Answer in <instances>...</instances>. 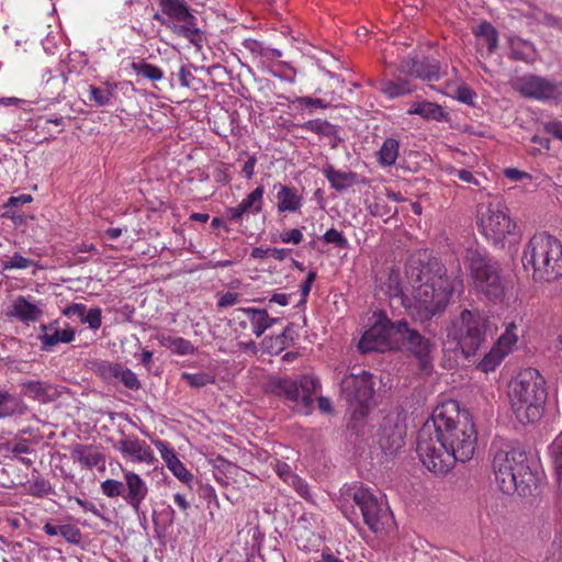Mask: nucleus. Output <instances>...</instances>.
<instances>
[{
  "label": "nucleus",
  "mask_w": 562,
  "mask_h": 562,
  "mask_svg": "<svg viewBox=\"0 0 562 562\" xmlns=\"http://www.w3.org/2000/svg\"><path fill=\"white\" fill-rule=\"evenodd\" d=\"M370 412V405L350 406V418L348 428L356 436H363L367 428V417Z\"/></svg>",
  "instance_id": "c85d7f7f"
},
{
  "label": "nucleus",
  "mask_w": 562,
  "mask_h": 562,
  "mask_svg": "<svg viewBox=\"0 0 562 562\" xmlns=\"http://www.w3.org/2000/svg\"><path fill=\"white\" fill-rule=\"evenodd\" d=\"M112 93L106 89L90 87V100L94 101L98 105L103 106L109 104Z\"/></svg>",
  "instance_id": "864d4df0"
},
{
  "label": "nucleus",
  "mask_w": 562,
  "mask_h": 562,
  "mask_svg": "<svg viewBox=\"0 0 562 562\" xmlns=\"http://www.w3.org/2000/svg\"><path fill=\"white\" fill-rule=\"evenodd\" d=\"M132 69L143 77L150 79L153 81L160 80L162 78V70L151 64H148L144 60L139 63H132Z\"/></svg>",
  "instance_id": "a19ab883"
},
{
  "label": "nucleus",
  "mask_w": 562,
  "mask_h": 562,
  "mask_svg": "<svg viewBox=\"0 0 562 562\" xmlns=\"http://www.w3.org/2000/svg\"><path fill=\"white\" fill-rule=\"evenodd\" d=\"M24 394L40 402H50L55 400V391L52 385L42 381H27L23 384Z\"/></svg>",
  "instance_id": "a878e982"
},
{
  "label": "nucleus",
  "mask_w": 562,
  "mask_h": 562,
  "mask_svg": "<svg viewBox=\"0 0 562 562\" xmlns=\"http://www.w3.org/2000/svg\"><path fill=\"white\" fill-rule=\"evenodd\" d=\"M492 468L495 483L506 495L532 496L538 488V474L531 469L520 448H501L494 452Z\"/></svg>",
  "instance_id": "7ed1b4c3"
},
{
  "label": "nucleus",
  "mask_w": 562,
  "mask_h": 562,
  "mask_svg": "<svg viewBox=\"0 0 562 562\" xmlns=\"http://www.w3.org/2000/svg\"><path fill=\"white\" fill-rule=\"evenodd\" d=\"M244 46L249 49L251 53H257L261 56H267L266 48H263L262 44L256 40H246Z\"/></svg>",
  "instance_id": "774afa93"
},
{
  "label": "nucleus",
  "mask_w": 562,
  "mask_h": 562,
  "mask_svg": "<svg viewBox=\"0 0 562 562\" xmlns=\"http://www.w3.org/2000/svg\"><path fill=\"white\" fill-rule=\"evenodd\" d=\"M286 483H289L300 496L307 499L310 498V490L308 484L301 479L299 475L292 473L291 471H288V475L284 479Z\"/></svg>",
  "instance_id": "c03bdc74"
},
{
  "label": "nucleus",
  "mask_w": 562,
  "mask_h": 562,
  "mask_svg": "<svg viewBox=\"0 0 562 562\" xmlns=\"http://www.w3.org/2000/svg\"><path fill=\"white\" fill-rule=\"evenodd\" d=\"M11 315L20 319L21 322H36L42 315V308L31 303L25 296L19 295L12 304Z\"/></svg>",
  "instance_id": "4be33fe9"
},
{
  "label": "nucleus",
  "mask_w": 562,
  "mask_h": 562,
  "mask_svg": "<svg viewBox=\"0 0 562 562\" xmlns=\"http://www.w3.org/2000/svg\"><path fill=\"white\" fill-rule=\"evenodd\" d=\"M340 394L349 406L370 405L374 395L373 375L368 371L345 375L340 381Z\"/></svg>",
  "instance_id": "f8f14e48"
},
{
  "label": "nucleus",
  "mask_w": 562,
  "mask_h": 562,
  "mask_svg": "<svg viewBox=\"0 0 562 562\" xmlns=\"http://www.w3.org/2000/svg\"><path fill=\"white\" fill-rule=\"evenodd\" d=\"M546 132L553 135L555 138L562 142V122L553 121L549 122L544 126Z\"/></svg>",
  "instance_id": "0e129e2a"
},
{
  "label": "nucleus",
  "mask_w": 562,
  "mask_h": 562,
  "mask_svg": "<svg viewBox=\"0 0 562 562\" xmlns=\"http://www.w3.org/2000/svg\"><path fill=\"white\" fill-rule=\"evenodd\" d=\"M522 265L526 270L531 267L535 282L559 280L562 278V244L547 233L536 234L524 250Z\"/></svg>",
  "instance_id": "39448f33"
},
{
  "label": "nucleus",
  "mask_w": 562,
  "mask_h": 562,
  "mask_svg": "<svg viewBox=\"0 0 562 562\" xmlns=\"http://www.w3.org/2000/svg\"><path fill=\"white\" fill-rule=\"evenodd\" d=\"M516 330L517 326L514 323H509L506 326L505 331L497 339L495 346L498 347L501 350L506 349L508 355L512 350V347L517 342L518 339Z\"/></svg>",
  "instance_id": "79ce46f5"
},
{
  "label": "nucleus",
  "mask_w": 562,
  "mask_h": 562,
  "mask_svg": "<svg viewBox=\"0 0 562 562\" xmlns=\"http://www.w3.org/2000/svg\"><path fill=\"white\" fill-rule=\"evenodd\" d=\"M86 312V306L81 303H72L70 305H68L64 311V315L66 316H78L80 317V321L82 319L83 317V314Z\"/></svg>",
  "instance_id": "e2e57ef3"
},
{
  "label": "nucleus",
  "mask_w": 562,
  "mask_h": 562,
  "mask_svg": "<svg viewBox=\"0 0 562 562\" xmlns=\"http://www.w3.org/2000/svg\"><path fill=\"white\" fill-rule=\"evenodd\" d=\"M177 78L180 82V86L183 88L194 87V82H200V79L195 78L189 66L182 65L179 68L177 74Z\"/></svg>",
  "instance_id": "603ef678"
},
{
  "label": "nucleus",
  "mask_w": 562,
  "mask_h": 562,
  "mask_svg": "<svg viewBox=\"0 0 562 562\" xmlns=\"http://www.w3.org/2000/svg\"><path fill=\"white\" fill-rule=\"evenodd\" d=\"M508 46L510 59L526 64H532L536 60V47L530 41L519 36H512L508 40Z\"/></svg>",
  "instance_id": "aec40b11"
},
{
  "label": "nucleus",
  "mask_w": 562,
  "mask_h": 562,
  "mask_svg": "<svg viewBox=\"0 0 562 562\" xmlns=\"http://www.w3.org/2000/svg\"><path fill=\"white\" fill-rule=\"evenodd\" d=\"M473 34L485 41L488 54H493L498 47V32L490 22L483 21L480 23L473 30Z\"/></svg>",
  "instance_id": "7c9ffc66"
},
{
  "label": "nucleus",
  "mask_w": 562,
  "mask_h": 562,
  "mask_svg": "<svg viewBox=\"0 0 562 562\" xmlns=\"http://www.w3.org/2000/svg\"><path fill=\"white\" fill-rule=\"evenodd\" d=\"M159 344L168 349H171L173 352L180 355V356H187L192 355L195 351L194 346L191 344V341L182 338V337H175L170 335H159L157 337Z\"/></svg>",
  "instance_id": "c756f323"
},
{
  "label": "nucleus",
  "mask_w": 562,
  "mask_h": 562,
  "mask_svg": "<svg viewBox=\"0 0 562 562\" xmlns=\"http://www.w3.org/2000/svg\"><path fill=\"white\" fill-rule=\"evenodd\" d=\"M315 279H316V272L310 271L305 281L301 284V294H302V300L300 302L301 304H304L306 302V296L308 295L312 284L315 281Z\"/></svg>",
  "instance_id": "bf43d9fd"
},
{
  "label": "nucleus",
  "mask_w": 562,
  "mask_h": 562,
  "mask_svg": "<svg viewBox=\"0 0 562 562\" xmlns=\"http://www.w3.org/2000/svg\"><path fill=\"white\" fill-rule=\"evenodd\" d=\"M512 87L524 98L539 101L555 98L562 89L560 82L532 74L515 78Z\"/></svg>",
  "instance_id": "2eb2a0df"
},
{
  "label": "nucleus",
  "mask_w": 562,
  "mask_h": 562,
  "mask_svg": "<svg viewBox=\"0 0 562 562\" xmlns=\"http://www.w3.org/2000/svg\"><path fill=\"white\" fill-rule=\"evenodd\" d=\"M373 325L361 337L358 348L362 353L372 351L384 352L396 347L395 329L397 322H392L382 312L374 314Z\"/></svg>",
  "instance_id": "9d476101"
},
{
  "label": "nucleus",
  "mask_w": 562,
  "mask_h": 562,
  "mask_svg": "<svg viewBox=\"0 0 562 562\" xmlns=\"http://www.w3.org/2000/svg\"><path fill=\"white\" fill-rule=\"evenodd\" d=\"M81 323H87L90 328L98 329L101 327V310L99 307L90 308L83 314Z\"/></svg>",
  "instance_id": "6e6d98bb"
},
{
  "label": "nucleus",
  "mask_w": 562,
  "mask_h": 562,
  "mask_svg": "<svg viewBox=\"0 0 562 562\" xmlns=\"http://www.w3.org/2000/svg\"><path fill=\"white\" fill-rule=\"evenodd\" d=\"M116 448L124 457H130L135 462H144L151 464L154 462V453L150 447L138 438H123L121 439Z\"/></svg>",
  "instance_id": "a211bd4d"
},
{
  "label": "nucleus",
  "mask_w": 562,
  "mask_h": 562,
  "mask_svg": "<svg viewBox=\"0 0 562 562\" xmlns=\"http://www.w3.org/2000/svg\"><path fill=\"white\" fill-rule=\"evenodd\" d=\"M323 240L326 244H333L340 249H347L349 247V243L347 238L344 236V234L335 228L328 229L324 234Z\"/></svg>",
  "instance_id": "49530a36"
},
{
  "label": "nucleus",
  "mask_w": 562,
  "mask_h": 562,
  "mask_svg": "<svg viewBox=\"0 0 562 562\" xmlns=\"http://www.w3.org/2000/svg\"><path fill=\"white\" fill-rule=\"evenodd\" d=\"M346 496L350 497L359 507L364 524L373 532H379L384 528V520L387 518V510L383 508L378 497L368 488L355 487L349 488Z\"/></svg>",
  "instance_id": "9b49d317"
},
{
  "label": "nucleus",
  "mask_w": 562,
  "mask_h": 562,
  "mask_svg": "<svg viewBox=\"0 0 562 562\" xmlns=\"http://www.w3.org/2000/svg\"><path fill=\"white\" fill-rule=\"evenodd\" d=\"M160 5L165 14L177 21L189 16V8L181 0H160Z\"/></svg>",
  "instance_id": "58836bf2"
},
{
  "label": "nucleus",
  "mask_w": 562,
  "mask_h": 562,
  "mask_svg": "<svg viewBox=\"0 0 562 562\" xmlns=\"http://www.w3.org/2000/svg\"><path fill=\"white\" fill-rule=\"evenodd\" d=\"M552 454L558 480L562 483V432L558 436L552 445Z\"/></svg>",
  "instance_id": "09e8293b"
},
{
  "label": "nucleus",
  "mask_w": 562,
  "mask_h": 562,
  "mask_svg": "<svg viewBox=\"0 0 562 562\" xmlns=\"http://www.w3.org/2000/svg\"><path fill=\"white\" fill-rule=\"evenodd\" d=\"M319 387V380L312 374H302L294 379L271 376L267 382V392L282 398L292 412L304 416L312 414Z\"/></svg>",
  "instance_id": "423d86ee"
},
{
  "label": "nucleus",
  "mask_w": 562,
  "mask_h": 562,
  "mask_svg": "<svg viewBox=\"0 0 562 562\" xmlns=\"http://www.w3.org/2000/svg\"><path fill=\"white\" fill-rule=\"evenodd\" d=\"M405 427L398 423V416H387L381 426L380 443L383 449L395 451L403 446Z\"/></svg>",
  "instance_id": "f3484780"
},
{
  "label": "nucleus",
  "mask_w": 562,
  "mask_h": 562,
  "mask_svg": "<svg viewBox=\"0 0 562 562\" xmlns=\"http://www.w3.org/2000/svg\"><path fill=\"white\" fill-rule=\"evenodd\" d=\"M303 128L318 135L333 136L337 137L338 140H342V138L338 135V127L325 120H310L304 123Z\"/></svg>",
  "instance_id": "72a5a7b5"
},
{
  "label": "nucleus",
  "mask_w": 562,
  "mask_h": 562,
  "mask_svg": "<svg viewBox=\"0 0 562 562\" xmlns=\"http://www.w3.org/2000/svg\"><path fill=\"white\" fill-rule=\"evenodd\" d=\"M119 380L124 384L125 387L130 390H138L140 387V382L136 374L127 369L122 367Z\"/></svg>",
  "instance_id": "8fccbe9b"
},
{
  "label": "nucleus",
  "mask_w": 562,
  "mask_h": 562,
  "mask_svg": "<svg viewBox=\"0 0 562 562\" xmlns=\"http://www.w3.org/2000/svg\"><path fill=\"white\" fill-rule=\"evenodd\" d=\"M274 189H278L277 207L280 213L285 211L297 212L301 209L303 198L297 194L295 188L279 183L274 186Z\"/></svg>",
  "instance_id": "412c9836"
},
{
  "label": "nucleus",
  "mask_w": 562,
  "mask_h": 562,
  "mask_svg": "<svg viewBox=\"0 0 562 562\" xmlns=\"http://www.w3.org/2000/svg\"><path fill=\"white\" fill-rule=\"evenodd\" d=\"M408 113L437 122L448 120V113L443 111L441 105L428 101L414 102L409 108Z\"/></svg>",
  "instance_id": "b1692460"
},
{
  "label": "nucleus",
  "mask_w": 562,
  "mask_h": 562,
  "mask_svg": "<svg viewBox=\"0 0 562 562\" xmlns=\"http://www.w3.org/2000/svg\"><path fill=\"white\" fill-rule=\"evenodd\" d=\"M33 451L30 440L25 438H13L0 445V452L7 458H10L11 454L19 457L32 453Z\"/></svg>",
  "instance_id": "2f4dec72"
},
{
  "label": "nucleus",
  "mask_w": 562,
  "mask_h": 562,
  "mask_svg": "<svg viewBox=\"0 0 562 562\" xmlns=\"http://www.w3.org/2000/svg\"><path fill=\"white\" fill-rule=\"evenodd\" d=\"M122 367L120 363L99 360L93 363L92 369L103 380L112 381L119 379Z\"/></svg>",
  "instance_id": "4c0bfd02"
},
{
  "label": "nucleus",
  "mask_w": 562,
  "mask_h": 562,
  "mask_svg": "<svg viewBox=\"0 0 562 562\" xmlns=\"http://www.w3.org/2000/svg\"><path fill=\"white\" fill-rule=\"evenodd\" d=\"M33 265V261L31 259H27L20 254H14L11 259L7 262H4L3 268L4 269H26Z\"/></svg>",
  "instance_id": "4d7b16f0"
},
{
  "label": "nucleus",
  "mask_w": 562,
  "mask_h": 562,
  "mask_svg": "<svg viewBox=\"0 0 562 562\" xmlns=\"http://www.w3.org/2000/svg\"><path fill=\"white\" fill-rule=\"evenodd\" d=\"M33 482L27 487V493L35 497H44L53 494V487L48 480L41 476L36 469H33Z\"/></svg>",
  "instance_id": "ea45409f"
},
{
  "label": "nucleus",
  "mask_w": 562,
  "mask_h": 562,
  "mask_svg": "<svg viewBox=\"0 0 562 562\" xmlns=\"http://www.w3.org/2000/svg\"><path fill=\"white\" fill-rule=\"evenodd\" d=\"M75 335V329L70 327L66 329L55 328L53 333H42L38 335V340L42 342L41 350L50 351L59 342H71Z\"/></svg>",
  "instance_id": "393cba45"
},
{
  "label": "nucleus",
  "mask_w": 562,
  "mask_h": 562,
  "mask_svg": "<svg viewBox=\"0 0 562 562\" xmlns=\"http://www.w3.org/2000/svg\"><path fill=\"white\" fill-rule=\"evenodd\" d=\"M465 262L475 291L487 301H502L506 285L498 261L487 254L470 249Z\"/></svg>",
  "instance_id": "0eeeda50"
},
{
  "label": "nucleus",
  "mask_w": 562,
  "mask_h": 562,
  "mask_svg": "<svg viewBox=\"0 0 562 562\" xmlns=\"http://www.w3.org/2000/svg\"><path fill=\"white\" fill-rule=\"evenodd\" d=\"M474 425L460 420L457 401L438 405L417 435L416 452L423 464L431 472L446 474L457 461L472 459L476 448Z\"/></svg>",
  "instance_id": "f257e3e1"
},
{
  "label": "nucleus",
  "mask_w": 562,
  "mask_h": 562,
  "mask_svg": "<svg viewBox=\"0 0 562 562\" xmlns=\"http://www.w3.org/2000/svg\"><path fill=\"white\" fill-rule=\"evenodd\" d=\"M506 356V349L501 350L498 347L494 346L484 355L483 359L479 362L477 368L485 373L494 371Z\"/></svg>",
  "instance_id": "c9c22d12"
},
{
  "label": "nucleus",
  "mask_w": 562,
  "mask_h": 562,
  "mask_svg": "<svg viewBox=\"0 0 562 562\" xmlns=\"http://www.w3.org/2000/svg\"><path fill=\"white\" fill-rule=\"evenodd\" d=\"M239 312L244 313L250 321L256 337H260L268 328L271 327V321L267 310L246 307L240 308Z\"/></svg>",
  "instance_id": "cd10ccee"
},
{
  "label": "nucleus",
  "mask_w": 562,
  "mask_h": 562,
  "mask_svg": "<svg viewBox=\"0 0 562 562\" xmlns=\"http://www.w3.org/2000/svg\"><path fill=\"white\" fill-rule=\"evenodd\" d=\"M400 143L395 138H386L379 150V162L382 166H392L398 157Z\"/></svg>",
  "instance_id": "f704fd0d"
},
{
  "label": "nucleus",
  "mask_w": 562,
  "mask_h": 562,
  "mask_svg": "<svg viewBox=\"0 0 562 562\" xmlns=\"http://www.w3.org/2000/svg\"><path fill=\"white\" fill-rule=\"evenodd\" d=\"M409 82L405 79L382 80L380 83V91L389 98H397L412 92Z\"/></svg>",
  "instance_id": "473e14b6"
},
{
  "label": "nucleus",
  "mask_w": 562,
  "mask_h": 562,
  "mask_svg": "<svg viewBox=\"0 0 562 562\" xmlns=\"http://www.w3.org/2000/svg\"><path fill=\"white\" fill-rule=\"evenodd\" d=\"M238 300V293L226 292L217 302L218 307L233 306Z\"/></svg>",
  "instance_id": "338daca9"
},
{
  "label": "nucleus",
  "mask_w": 562,
  "mask_h": 562,
  "mask_svg": "<svg viewBox=\"0 0 562 562\" xmlns=\"http://www.w3.org/2000/svg\"><path fill=\"white\" fill-rule=\"evenodd\" d=\"M454 97L458 101H460L464 104L474 105V100L476 99V93L470 87L462 85L456 89Z\"/></svg>",
  "instance_id": "3c124183"
},
{
  "label": "nucleus",
  "mask_w": 562,
  "mask_h": 562,
  "mask_svg": "<svg viewBox=\"0 0 562 562\" xmlns=\"http://www.w3.org/2000/svg\"><path fill=\"white\" fill-rule=\"evenodd\" d=\"M544 378L537 369L520 371L509 383V400L513 414L522 424H535L543 412L548 397Z\"/></svg>",
  "instance_id": "20e7f679"
},
{
  "label": "nucleus",
  "mask_w": 562,
  "mask_h": 562,
  "mask_svg": "<svg viewBox=\"0 0 562 562\" xmlns=\"http://www.w3.org/2000/svg\"><path fill=\"white\" fill-rule=\"evenodd\" d=\"M323 171L331 188L337 191H344L351 187L357 179V175L355 172L336 170L331 165H327Z\"/></svg>",
  "instance_id": "bb28decb"
},
{
  "label": "nucleus",
  "mask_w": 562,
  "mask_h": 562,
  "mask_svg": "<svg viewBox=\"0 0 562 562\" xmlns=\"http://www.w3.org/2000/svg\"><path fill=\"white\" fill-rule=\"evenodd\" d=\"M405 274L414 286V302L407 306V311L420 323L440 315L453 294L463 291L460 268L449 274L447 268L437 259L427 262L411 260L406 265Z\"/></svg>",
  "instance_id": "f03ea898"
},
{
  "label": "nucleus",
  "mask_w": 562,
  "mask_h": 562,
  "mask_svg": "<svg viewBox=\"0 0 562 562\" xmlns=\"http://www.w3.org/2000/svg\"><path fill=\"white\" fill-rule=\"evenodd\" d=\"M395 334H397L396 347H403L412 352L419 360L422 369L426 371L430 364L434 347L430 340L422 336L417 329L409 327L405 319L397 321Z\"/></svg>",
  "instance_id": "4468645a"
},
{
  "label": "nucleus",
  "mask_w": 562,
  "mask_h": 562,
  "mask_svg": "<svg viewBox=\"0 0 562 562\" xmlns=\"http://www.w3.org/2000/svg\"><path fill=\"white\" fill-rule=\"evenodd\" d=\"M172 30L176 34L188 38L191 43L199 45L202 41V33L200 29H189L183 23L173 24Z\"/></svg>",
  "instance_id": "a18cd8bd"
},
{
  "label": "nucleus",
  "mask_w": 562,
  "mask_h": 562,
  "mask_svg": "<svg viewBox=\"0 0 562 562\" xmlns=\"http://www.w3.org/2000/svg\"><path fill=\"white\" fill-rule=\"evenodd\" d=\"M71 458L86 469H93L104 464V456L100 452H92L90 446L78 443L71 449Z\"/></svg>",
  "instance_id": "5701e85b"
},
{
  "label": "nucleus",
  "mask_w": 562,
  "mask_h": 562,
  "mask_svg": "<svg viewBox=\"0 0 562 562\" xmlns=\"http://www.w3.org/2000/svg\"><path fill=\"white\" fill-rule=\"evenodd\" d=\"M155 447L159 450L162 460L172 474L183 483L192 481L193 475L186 469L183 463L179 460L173 449L162 440H155Z\"/></svg>",
  "instance_id": "6ab92c4d"
},
{
  "label": "nucleus",
  "mask_w": 562,
  "mask_h": 562,
  "mask_svg": "<svg viewBox=\"0 0 562 562\" xmlns=\"http://www.w3.org/2000/svg\"><path fill=\"white\" fill-rule=\"evenodd\" d=\"M265 188L258 186L252 192H250L239 204L241 212L247 213L252 211L259 213L262 209V196Z\"/></svg>",
  "instance_id": "e433bc0d"
},
{
  "label": "nucleus",
  "mask_w": 562,
  "mask_h": 562,
  "mask_svg": "<svg viewBox=\"0 0 562 562\" xmlns=\"http://www.w3.org/2000/svg\"><path fill=\"white\" fill-rule=\"evenodd\" d=\"M94 251L97 252V249L93 244H81L76 246V250L74 252L75 261L77 263H85L88 261V257L83 256L87 255V252Z\"/></svg>",
  "instance_id": "13d9d810"
},
{
  "label": "nucleus",
  "mask_w": 562,
  "mask_h": 562,
  "mask_svg": "<svg viewBox=\"0 0 562 562\" xmlns=\"http://www.w3.org/2000/svg\"><path fill=\"white\" fill-rule=\"evenodd\" d=\"M181 379L187 381V383L191 387H195V389L204 387L207 384L215 383V376L211 375L209 373H205V372H199V373L183 372L181 374Z\"/></svg>",
  "instance_id": "37998d69"
},
{
  "label": "nucleus",
  "mask_w": 562,
  "mask_h": 562,
  "mask_svg": "<svg viewBox=\"0 0 562 562\" xmlns=\"http://www.w3.org/2000/svg\"><path fill=\"white\" fill-rule=\"evenodd\" d=\"M280 237L283 243H293V244L297 245L302 241L303 234L300 229L293 228V229H290L289 232L281 234Z\"/></svg>",
  "instance_id": "052dcab7"
},
{
  "label": "nucleus",
  "mask_w": 562,
  "mask_h": 562,
  "mask_svg": "<svg viewBox=\"0 0 562 562\" xmlns=\"http://www.w3.org/2000/svg\"><path fill=\"white\" fill-rule=\"evenodd\" d=\"M300 103L306 108H327V103L323 99L303 97L300 99Z\"/></svg>",
  "instance_id": "69168bd1"
},
{
  "label": "nucleus",
  "mask_w": 562,
  "mask_h": 562,
  "mask_svg": "<svg viewBox=\"0 0 562 562\" xmlns=\"http://www.w3.org/2000/svg\"><path fill=\"white\" fill-rule=\"evenodd\" d=\"M458 345L465 358L474 356L485 348L487 338L493 336L495 327L490 318L479 310L464 308L454 323Z\"/></svg>",
  "instance_id": "6e6552de"
},
{
  "label": "nucleus",
  "mask_w": 562,
  "mask_h": 562,
  "mask_svg": "<svg viewBox=\"0 0 562 562\" xmlns=\"http://www.w3.org/2000/svg\"><path fill=\"white\" fill-rule=\"evenodd\" d=\"M58 532L69 543L78 544L81 541V531L74 525H59Z\"/></svg>",
  "instance_id": "de8ad7c7"
},
{
  "label": "nucleus",
  "mask_w": 562,
  "mask_h": 562,
  "mask_svg": "<svg viewBox=\"0 0 562 562\" xmlns=\"http://www.w3.org/2000/svg\"><path fill=\"white\" fill-rule=\"evenodd\" d=\"M124 481L108 479L101 483L102 493L110 498L122 497L139 515L140 505L148 495L146 482L135 472L123 470Z\"/></svg>",
  "instance_id": "1a4fd4ad"
},
{
  "label": "nucleus",
  "mask_w": 562,
  "mask_h": 562,
  "mask_svg": "<svg viewBox=\"0 0 562 562\" xmlns=\"http://www.w3.org/2000/svg\"><path fill=\"white\" fill-rule=\"evenodd\" d=\"M481 226L484 235L495 244L512 235L516 228L506 205L502 202L488 204L486 213L481 217Z\"/></svg>",
  "instance_id": "ddd939ff"
},
{
  "label": "nucleus",
  "mask_w": 562,
  "mask_h": 562,
  "mask_svg": "<svg viewBox=\"0 0 562 562\" xmlns=\"http://www.w3.org/2000/svg\"><path fill=\"white\" fill-rule=\"evenodd\" d=\"M32 201V196L30 194H20L18 196H11L4 204L5 209H14L19 205L29 203Z\"/></svg>",
  "instance_id": "680f3d73"
},
{
  "label": "nucleus",
  "mask_w": 562,
  "mask_h": 562,
  "mask_svg": "<svg viewBox=\"0 0 562 562\" xmlns=\"http://www.w3.org/2000/svg\"><path fill=\"white\" fill-rule=\"evenodd\" d=\"M296 337L297 334L294 330V324L291 323L286 325L283 331L277 336V341L280 344V349H284L290 346Z\"/></svg>",
  "instance_id": "5fc2aeb1"
},
{
  "label": "nucleus",
  "mask_w": 562,
  "mask_h": 562,
  "mask_svg": "<svg viewBox=\"0 0 562 562\" xmlns=\"http://www.w3.org/2000/svg\"><path fill=\"white\" fill-rule=\"evenodd\" d=\"M398 70L404 75L427 81H437L440 78V66L435 60L407 58L402 60Z\"/></svg>",
  "instance_id": "dca6fc26"
}]
</instances>
